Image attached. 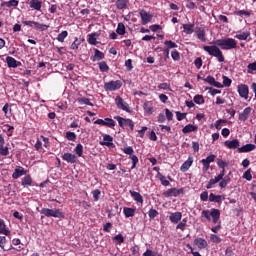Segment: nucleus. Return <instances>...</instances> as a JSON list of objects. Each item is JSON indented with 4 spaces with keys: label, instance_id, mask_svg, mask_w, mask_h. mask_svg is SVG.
<instances>
[{
    "label": "nucleus",
    "instance_id": "9d476101",
    "mask_svg": "<svg viewBox=\"0 0 256 256\" xmlns=\"http://www.w3.org/2000/svg\"><path fill=\"white\" fill-rule=\"evenodd\" d=\"M181 194H185V189L171 188V189H168L167 191H165L163 193V196H165L166 198H169V197H178Z\"/></svg>",
    "mask_w": 256,
    "mask_h": 256
},
{
    "label": "nucleus",
    "instance_id": "f03ea898",
    "mask_svg": "<svg viewBox=\"0 0 256 256\" xmlns=\"http://www.w3.org/2000/svg\"><path fill=\"white\" fill-rule=\"evenodd\" d=\"M203 50L207 52L210 56L216 57L220 63L225 61L223 52L220 50L218 45H204Z\"/></svg>",
    "mask_w": 256,
    "mask_h": 256
},
{
    "label": "nucleus",
    "instance_id": "603ef678",
    "mask_svg": "<svg viewBox=\"0 0 256 256\" xmlns=\"http://www.w3.org/2000/svg\"><path fill=\"white\" fill-rule=\"evenodd\" d=\"M218 182H220V180H219L217 177H215L214 179H211V180L208 182L206 188H207V189H211V188H213V186H214L215 184H217Z\"/></svg>",
    "mask_w": 256,
    "mask_h": 256
},
{
    "label": "nucleus",
    "instance_id": "ea45409f",
    "mask_svg": "<svg viewBox=\"0 0 256 256\" xmlns=\"http://www.w3.org/2000/svg\"><path fill=\"white\" fill-rule=\"evenodd\" d=\"M10 154L9 147L5 145L0 146V155L7 157Z\"/></svg>",
    "mask_w": 256,
    "mask_h": 256
},
{
    "label": "nucleus",
    "instance_id": "473e14b6",
    "mask_svg": "<svg viewBox=\"0 0 256 256\" xmlns=\"http://www.w3.org/2000/svg\"><path fill=\"white\" fill-rule=\"evenodd\" d=\"M250 36V32H239L236 34V39L240 41H246Z\"/></svg>",
    "mask_w": 256,
    "mask_h": 256
},
{
    "label": "nucleus",
    "instance_id": "6e6552de",
    "mask_svg": "<svg viewBox=\"0 0 256 256\" xmlns=\"http://www.w3.org/2000/svg\"><path fill=\"white\" fill-rule=\"evenodd\" d=\"M95 125L104 126L108 128H114L116 126V122L112 118L97 119L94 121Z\"/></svg>",
    "mask_w": 256,
    "mask_h": 256
},
{
    "label": "nucleus",
    "instance_id": "79ce46f5",
    "mask_svg": "<svg viewBox=\"0 0 256 256\" xmlns=\"http://www.w3.org/2000/svg\"><path fill=\"white\" fill-rule=\"evenodd\" d=\"M66 139L68 141L75 142L77 140V134H75V132L68 131L66 132Z\"/></svg>",
    "mask_w": 256,
    "mask_h": 256
},
{
    "label": "nucleus",
    "instance_id": "5701e85b",
    "mask_svg": "<svg viewBox=\"0 0 256 256\" xmlns=\"http://www.w3.org/2000/svg\"><path fill=\"white\" fill-rule=\"evenodd\" d=\"M130 196H132L133 200H135L137 203H144V198L140 193L130 190Z\"/></svg>",
    "mask_w": 256,
    "mask_h": 256
},
{
    "label": "nucleus",
    "instance_id": "1a4fd4ad",
    "mask_svg": "<svg viewBox=\"0 0 256 256\" xmlns=\"http://www.w3.org/2000/svg\"><path fill=\"white\" fill-rule=\"evenodd\" d=\"M123 83L120 80L117 81H110L108 83H105L104 89L106 91H116L119 90L122 87Z\"/></svg>",
    "mask_w": 256,
    "mask_h": 256
},
{
    "label": "nucleus",
    "instance_id": "a211bd4d",
    "mask_svg": "<svg viewBox=\"0 0 256 256\" xmlns=\"http://www.w3.org/2000/svg\"><path fill=\"white\" fill-rule=\"evenodd\" d=\"M251 112H252V108L251 107H247L245 108L242 113H240V115H238V119L241 121V122H246L249 115H251Z\"/></svg>",
    "mask_w": 256,
    "mask_h": 256
},
{
    "label": "nucleus",
    "instance_id": "052dcab7",
    "mask_svg": "<svg viewBox=\"0 0 256 256\" xmlns=\"http://www.w3.org/2000/svg\"><path fill=\"white\" fill-rule=\"evenodd\" d=\"M158 88L162 89V90H169V91H171V84H169V83H161V84L158 85Z\"/></svg>",
    "mask_w": 256,
    "mask_h": 256
},
{
    "label": "nucleus",
    "instance_id": "e433bc0d",
    "mask_svg": "<svg viewBox=\"0 0 256 256\" xmlns=\"http://www.w3.org/2000/svg\"><path fill=\"white\" fill-rule=\"evenodd\" d=\"M97 37H99L98 33H91L89 34L88 42L90 45H96L97 44Z\"/></svg>",
    "mask_w": 256,
    "mask_h": 256
},
{
    "label": "nucleus",
    "instance_id": "774afa93",
    "mask_svg": "<svg viewBox=\"0 0 256 256\" xmlns=\"http://www.w3.org/2000/svg\"><path fill=\"white\" fill-rule=\"evenodd\" d=\"M187 117V113L176 112V118L179 122L183 121Z\"/></svg>",
    "mask_w": 256,
    "mask_h": 256
},
{
    "label": "nucleus",
    "instance_id": "0e129e2a",
    "mask_svg": "<svg viewBox=\"0 0 256 256\" xmlns=\"http://www.w3.org/2000/svg\"><path fill=\"white\" fill-rule=\"evenodd\" d=\"M165 115H166V119H168V121H173L174 114H173V112H170V110L168 108L165 109Z\"/></svg>",
    "mask_w": 256,
    "mask_h": 256
},
{
    "label": "nucleus",
    "instance_id": "c756f323",
    "mask_svg": "<svg viewBox=\"0 0 256 256\" xmlns=\"http://www.w3.org/2000/svg\"><path fill=\"white\" fill-rule=\"evenodd\" d=\"M34 28H35L37 31L44 32V31H47V30L50 28V25L41 24V23H39V22H36Z\"/></svg>",
    "mask_w": 256,
    "mask_h": 256
},
{
    "label": "nucleus",
    "instance_id": "864d4df0",
    "mask_svg": "<svg viewBox=\"0 0 256 256\" xmlns=\"http://www.w3.org/2000/svg\"><path fill=\"white\" fill-rule=\"evenodd\" d=\"M0 234H3L5 236H10L11 232L9 229L6 228L5 225H0Z\"/></svg>",
    "mask_w": 256,
    "mask_h": 256
},
{
    "label": "nucleus",
    "instance_id": "f257e3e1",
    "mask_svg": "<svg viewBox=\"0 0 256 256\" xmlns=\"http://www.w3.org/2000/svg\"><path fill=\"white\" fill-rule=\"evenodd\" d=\"M214 44L222 50H233L237 48V41L234 38L217 39Z\"/></svg>",
    "mask_w": 256,
    "mask_h": 256
},
{
    "label": "nucleus",
    "instance_id": "f704fd0d",
    "mask_svg": "<svg viewBox=\"0 0 256 256\" xmlns=\"http://www.w3.org/2000/svg\"><path fill=\"white\" fill-rule=\"evenodd\" d=\"M158 179L160 180L161 184L164 187L170 186V181L167 180V178H166V176H164V174H160V172H158Z\"/></svg>",
    "mask_w": 256,
    "mask_h": 256
},
{
    "label": "nucleus",
    "instance_id": "37998d69",
    "mask_svg": "<svg viewBox=\"0 0 256 256\" xmlns=\"http://www.w3.org/2000/svg\"><path fill=\"white\" fill-rule=\"evenodd\" d=\"M234 15H236L238 17H243V16L250 17L251 13L249 11H245V10H238V11L234 12Z\"/></svg>",
    "mask_w": 256,
    "mask_h": 256
},
{
    "label": "nucleus",
    "instance_id": "680f3d73",
    "mask_svg": "<svg viewBox=\"0 0 256 256\" xmlns=\"http://www.w3.org/2000/svg\"><path fill=\"white\" fill-rule=\"evenodd\" d=\"M227 123V120H224V119H219L216 121L215 123V128L220 131L221 130V124H225Z\"/></svg>",
    "mask_w": 256,
    "mask_h": 256
},
{
    "label": "nucleus",
    "instance_id": "2eb2a0df",
    "mask_svg": "<svg viewBox=\"0 0 256 256\" xmlns=\"http://www.w3.org/2000/svg\"><path fill=\"white\" fill-rule=\"evenodd\" d=\"M238 94L244 99L249 98V87L246 84L238 85Z\"/></svg>",
    "mask_w": 256,
    "mask_h": 256
},
{
    "label": "nucleus",
    "instance_id": "cd10ccee",
    "mask_svg": "<svg viewBox=\"0 0 256 256\" xmlns=\"http://www.w3.org/2000/svg\"><path fill=\"white\" fill-rule=\"evenodd\" d=\"M18 5H19V1L18 0H10V1L2 2L1 3V7H8V8L18 7Z\"/></svg>",
    "mask_w": 256,
    "mask_h": 256
},
{
    "label": "nucleus",
    "instance_id": "72a5a7b5",
    "mask_svg": "<svg viewBox=\"0 0 256 256\" xmlns=\"http://www.w3.org/2000/svg\"><path fill=\"white\" fill-rule=\"evenodd\" d=\"M67 36H69V32H67V30H64L58 34L57 41L60 43H64Z\"/></svg>",
    "mask_w": 256,
    "mask_h": 256
},
{
    "label": "nucleus",
    "instance_id": "ddd939ff",
    "mask_svg": "<svg viewBox=\"0 0 256 256\" xmlns=\"http://www.w3.org/2000/svg\"><path fill=\"white\" fill-rule=\"evenodd\" d=\"M114 138L113 136L109 135V134H104L103 135V142H100V144L102 146H106L109 148H115V144L113 143Z\"/></svg>",
    "mask_w": 256,
    "mask_h": 256
},
{
    "label": "nucleus",
    "instance_id": "c9c22d12",
    "mask_svg": "<svg viewBox=\"0 0 256 256\" xmlns=\"http://www.w3.org/2000/svg\"><path fill=\"white\" fill-rule=\"evenodd\" d=\"M209 200L211 202L221 203L223 201V196L211 193L209 196Z\"/></svg>",
    "mask_w": 256,
    "mask_h": 256
},
{
    "label": "nucleus",
    "instance_id": "4be33fe9",
    "mask_svg": "<svg viewBox=\"0 0 256 256\" xmlns=\"http://www.w3.org/2000/svg\"><path fill=\"white\" fill-rule=\"evenodd\" d=\"M193 159L192 157H189L186 161L183 162L182 166H180V170L185 173L189 170V168L192 166Z\"/></svg>",
    "mask_w": 256,
    "mask_h": 256
},
{
    "label": "nucleus",
    "instance_id": "bf43d9fd",
    "mask_svg": "<svg viewBox=\"0 0 256 256\" xmlns=\"http://www.w3.org/2000/svg\"><path fill=\"white\" fill-rule=\"evenodd\" d=\"M194 102L196 103V104H203L204 102H205V100H204V98H203V96L202 95H196L195 97H194Z\"/></svg>",
    "mask_w": 256,
    "mask_h": 256
},
{
    "label": "nucleus",
    "instance_id": "8fccbe9b",
    "mask_svg": "<svg viewBox=\"0 0 256 256\" xmlns=\"http://www.w3.org/2000/svg\"><path fill=\"white\" fill-rule=\"evenodd\" d=\"M210 239L211 242L215 244H220L222 242L221 238L216 234H211Z\"/></svg>",
    "mask_w": 256,
    "mask_h": 256
},
{
    "label": "nucleus",
    "instance_id": "dca6fc26",
    "mask_svg": "<svg viewBox=\"0 0 256 256\" xmlns=\"http://www.w3.org/2000/svg\"><path fill=\"white\" fill-rule=\"evenodd\" d=\"M62 160L70 164H75L77 163V155L70 152H66L62 155Z\"/></svg>",
    "mask_w": 256,
    "mask_h": 256
},
{
    "label": "nucleus",
    "instance_id": "7ed1b4c3",
    "mask_svg": "<svg viewBox=\"0 0 256 256\" xmlns=\"http://www.w3.org/2000/svg\"><path fill=\"white\" fill-rule=\"evenodd\" d=\"M40 213L45 215L46 217H55V218L65 217L64 213L61 212L59 209L42 208Z\"/></svg>",
    "mask_w": 256,
    "mask_h": 256
},
{
    "label": "nucleus",
    "instance_id": "2f4dec72",
    "mask_svg": "<svg viewBox=\"0 0 256 256\" xmlns=\"http://www.w3.org/2000/svg\"><path fill=\"white\" fill-rule=\"evenodd\" d=\"M123 212L124 216H126L127 218L133 217L135 215L136 208L125 207Z\"/></svg>",
    "mask_w": 256,
    "mask_h": 256
},
{
    "label": "nucleus",
    "instance_id": "4468645a",
    "mask_svg": "<svg viewBox=\"0 0 256 256\" xmlns=\"http://www.w3.org/2000/svg\"><path fill=\"white\" fill-rule=\"evenodd\" d=\"M225 147L230 150H236L240 148V141L238 139L226 140L224 142Z\"/></svg>",
    "mask_w": 256,
    "mask_h": 256
},
{
    "label": "nucleus",
    "instance_id": "f8f14e48",
    "mask_svg": "<svg viewBox=\"0 0 256 256\" xmlns=\"http://www.w3.org/2000/svg\"><path fill=\"white\" fill-rule=\"evenodd\" d=\"M115 102H116V105H117V107H118L119 109H121L122 111H126V112L129 113L130 107H129L128 103L123 100L122 97L117 96L116 99H115Z\"/></svg>",
    "mask_w": 256,
    "mask_h": 256
},
{
    "label": "nucleus",
    "instance_id": "0eeeda50",
    "mask_svg": "<svg viewBox=\"0 0 256 256\" xmlns=\"http://www.w3.org/2000/svg\"><path fill=\"white\" fill-rule=\"evenodd\" d=\"M193 247L197 248L199 251L208 249V242L201 237H197L193 241Z\"/></svg>",
    "mask_w": 256,
    "mask_h": 256
},
{
    "label": "nucleus",
    "instance_id": "09e8293b",
    "mask_svg": "<svg viewBox=\"0 0 256 256\" xmlns=\"http://www.w3.org/2000/svg\"><path fill=\"white\" fill-rule=\"evenodd\" d=\"M130 160H132V169H135L139 163V158L137 155H130Z\"/></svg>",
    "mask_w": 256,
    "mask_h": 256
},
{
    "label": "nucleus",
    "instance_id": "13d9d810",
    "mask_svg": "<svg viewBox=\"0 0 256 256\" xmlns=\"http://www.w3.org/2000/svg\"><path fill=\"white\" fill-rule=\"evenodd\" d=\"M247 73L248 74H251V73H253V71H256V62H252L251 64H249L248 66H247Z\"/></svg>",
    "mask_w": 256,
    "mask_h": 256
},
{
    "label": "nucleus",
    "instance_id": "4d7b16f0",
    "mask_svg": "<svg viewBox=\"0 0 256 256\" xmlns=\"http://www.w3.org/2000/svg\"><path fill=\"white\" fill-rule=\"evenodd\" d=\"M80 44H81L80 40H79L77 37H75L74 42L71 44L70 48H71L72 50H77V49H78V46H79Z\"/></svg>",
    "mask_w": 256,
    "mask_h": 256
},
{
    "label": "nucleus",
    "instance_id": "49530a36",
    "mask_svg": "<svg viewBox=\"0 0 256 256\" xmlns=\"http://www.w3.org/2000/svg\"><path fill=\"white\" fill-rule=\"evenodd\" d=\"M122 152H124V154L128 155V156H133L134 153V149L132 146H128V147H124L122 148Z\"/></svg>",
    "mask_w": 256,
    "mask_h": 256
},
{
    "label": "nucleus",
    "instance_id": "69168bd1",
    "mask_svg": "<svg viewBox=\"0 0 256 256\" xmlns=\"http://www.w3.org/2000/svg\"><path fill=\"white\" fill-rule=\"evenodd\" d=\"M232 84V80L226 76H223V86L230 87Z\"/></svg>",
    "mask_w": 256,
    "mask_h": 256
},
{
    "label": "nucleus",
    "instance_id": "aec40b11",
    "mask_svg": "<svg viewBox=\"0 0 256 256\" xmlns=\"http://www.w3.org/2000/svg\"><path fill=\"white\" fill-rule=\"evenodd\" d=\"M26 171L25 168H22V166H18V168H16L14 170V173L12 174V178H14L15 180L19 179L20 177H22L23 175H26Z\"/></svg>",
    "mask_w": 256,
    "mask_h": 256
},
{
    "label": "nucleus",
    "instance_id": "e2e57ef3",
    "mask_svg": "<svg viewBox=\"0 0 256 256\" xmlns=\"http://www.w3.org/2000/svg\"><path fill=\"white\" fill-rule=\"evenodd\" d=\"M243 178L247 181H251L252 180V174H251V170H246L243 174Z\"/></svg>",
    "mask_w": 256,
    "mask_h": 256
},
{
    "label": "nucleus",
    "instance_id": "b1692460",
    "mask_svg": "<svg viewBox=\"0 0 256 256\" xmlns=\"http://www.w3.org/2000/svg\"><path fill=\"white\" fill-rule=\"evenodd\" d=\"M195 33L197 34V38L202 41L206 42V37H205V30L202 27H196Z\"/></svg>",
    "mask_w": 256,
    "mask_h": 256
},
{
    "label": "nucleus",
    "instance_id": "a18cd8bd",
    "mask_svg": "<svg viewBox=\"0 0 256 256\" xmlns=\"http://www.w3.org/2000/svg\"><path fill=\"white\" fill-rule=\"evenodd\" d=\"M77 101L81 105L86 104V105H89V106H94V104L91 103L90 100L88 98H86V97L78 98Z\"/></svg>",
    "mask_w": 256,
    "mask_h": 256
},
{
    "label": "nucleus",
    "instance_id": "423d86ee",
    "mask_svg": "<svg viewBox=\"0 0 256 256\" xmlns=\"http://www.w3.org/2000/svg\"><path fill=\"white\" fill-rule=\"evenodd\" d=\"M215 159H216V155L210 154L206 158H203L200 160V163L203 164L202 171L204 173H206L209 170L210 164L213 163L215 161Z\"/></svg>",
    "mask_w": 256,
    "mask_h": 256
},
{
    "label": "nucleus",
    "instance_id": "6ab92c4d",
    "mask_svg": "<svg viewBox=\"0 0 256 256\" xmlns=\"http://www.w3.org/2000/svg\"><path fill=\"white\" fill-rule=\"evenodd\" d=\"M29 7H30V9H33L37 12H41L42 1H40V0H30L29 1Z\"/></svg>",
    "mask_w": 256,
    "mask_h": 256
},
{
    "label": "nucleus",
    "instance_id": "a19ab883",
    "mask_svg": "<svg viewBox=\"0 0 256 256\" xmlns=\"http://www.w3.org/2000/svg\"><path fill=\"white\" fill-rule=\"evenodd\" d=\"M164 45L167 49H174L178 47L177 43L172 40H165Z\"/></svg>",
    "mask_w": 256,
    "mask_h": 256
},
{
    "label": "nucleus",
    "instance_id": "39448f33",
    "mask_svg": "<svg viewBox=\"0 0 256 256\" xmlns=\"http://www.w3.org/2000/svg\"><path fill=\"white\" fill-rule=\"evenodd\" d=\"M115 119H117L119 126L124 129V128H130V131H134V123L131 119L129 118H123L121 116H115Z\"/></svg>",
    "mask_w": 256,
    "mask_h": 256
},
{
    "label": "nucleus",
    "instance_id": "bb28decb",
    "mask_svg": "<svg viewBox=\"0 0 256 256\" xmlns=\"http://www.w3.org/2000/svg\"><path fill=\"white\" fill-rule=\"evenodd\" d=\"M129 5V0H117L116 7L118 10H125Z\"/></svg>",
    "mask_w": 256,
    "mask_h": 256
},
{
    "label": "nucleus",
    "instance_id": "c85d7f7f",
    "mask_svg": "<svg viewBox=\"0 0 256 256\" xmlns=\"http://www.w3.org/2000/svg\"><path fill=\"white\" fill-rule=\"evenodd\" d=\"M104 58H105V55L103 54V52L100 51L99 49H95V54H94V57L92 58V61L93 62L100 61Z\"/></svg>",
    "mask_w": 256,
    "mask_h": 256
},
{
    "label": "nucleus",
    "instance_id": "f3484780",
    "mask_svg": "<svg viewBox=\"0 0 256 256\" xmlns=\"http://www.w3.org/2000/svg\"><path fill=\"white\" fill-rule=\"evenodd\" d=\"M256 149V145L252 143H248L238 148V153H250Z\"/></svg>",
    "mask_w": 256,
    "mask_h": 256
},
{
    "label": "nucleus",
    "instance_id": "4c0bfd02",
    "mask_svg": "<svg viewBox=\"0 0 256 256\" xmlns=\"http://www.w3.org/2000/svg\"><path fill=\"white\" fill-rule=\"evenodd\" d=\"M183 29L187 35H191L194 32V24H184Z\"/></svg>",
    "mask_w": 256,
    "mask_h": 256
},
{
    "label": "nucleus",
    "instance_id": "393cba45",
    "mask_svg": "<svg viewBox=\"0 0 256 256\" xmlns=\"http://www.w3.org/2000/svg\"><path fill=\"white\" fill-rule=\"evenodd\" d=\"M181 217H183L181 212H175V213H171V215L169 216V219L171 223L177 224L179 223Z\"/></svg>",
    "mask_w": 256,
    "mask_h": 256
},
{
    "label": "nucleus",
    "instance_id": "20e7f679",
    "mask_svg": "<svg viewBox=\"0 0 256 256\" xmlns=\"http://www.w3.org/2000/svg\"><path fill=\"white\" fill-rule=\"evenodd\" d=\"M202 215L207 218L208 221H211V218H212V221L213 223H218L219 221V218H220V211L218 209H212L211 212L208 211V210H204L202 212Z\"/></svg>",
    "mask_w": 256,
    "mask_h": 256
},
{
    "label": "nucleus",
    "instance_id": "3c124183",
    "mask_svg": "<svg viewBox=\"0 0 256 256\" xmlns=\"http://www.w3.org/2000/svg\"><path fill=\"white\" fill-rule=\"evenodd\" d=\"M113 240L117 242L118 245H121L124 243L125 239L122 234H118L115 237H113Z\"/></svg>",
    "mask_w": 256,
    "mask_h": 256
},
{
    "label": "nucleus",
    "instance_id": "a878e982",
    "mask_svg": "<svg viewBox=\"0 0 256 256\" xmlns=\"http://www.w3.org/2000/svg\"><path fill=\"white\" fill-rule=\"evenodd\" d=\"M198 130V127L195 126V125H192V124H188L186 125L183 129H182V132L183 134H189V133H192V132H196Z\"/></svg>",
    "mask_w": 256,
    "mask_h": 256
},
{
    "label": "nucleus",
    "instance_id": "5fc2aeb1",
    "mask_svg": "<svg viewBox=\"0 0 256 256\" xmlns=\"http://www.w3.org/2000/svg\"><path fill=\"white\" fill-rule=\"evenodd\" d=\"M159 215V212L156 209H150L148 211V216L150 219L156 218Z\"/></svg>",
    "mask_w": 256,
    "mask_h": 256
},
{
    "label": "nucleus",
    "instance_id": "7c9ffc66",
    "mask_svg": "<svg viewBox=\"0 0 256 256\" xmlns=\"http://www.w3.org/2000/svg\"><path fill=\"white\" fill-rule=\"evenodd\" d=\"M33 180L30 176V174H27L24 178H22V186H32Z\"/></svg>",
    "mask_w": 256,
    "mask_h": 256
},
{
    "label": "nucleus",
    "instance_id": "9b49d317",
    "mask_svg": "<svg viewBox=\"0 0 256 256\" xmlns=\"http://www.w3.org/2000/svg\"><path fill=\"white\" fill-rule=\"evenodd\" d=\"M140 18H141V24L147 25L153 20V15L149 14L146 10H141L139 12Z\"/></svg>",
    "mask_w": 256,
    "mask_h": 256
},
{
    "label": "nucleus",
    "instance_id": "58836bf2",
    "mask_svg": "<svg viewBox=\"0 0 256 256\" xmlns=\"http://www.w3.org/2000/svg\"><path fill=\"white\" fill-rule=\"evenodd\" d=\"M74 153L78 156V157H82L83 155V145L81 143H78L77 146L74 149Z\"/></svg>",
    "mask_w": 256,
    "mask_h": 256
},
{
    "label": "nucleus",
    "instance_id": "6e6d98bb",
    "mask_svg": "<svg viewBox=\"0 0 256 256\" xmlns=\"http://www.w3.org/2000/svg\"><path fill=\"white\" fill-rule=\"evenodd\" d=\"M171 57H172V59H173L174 61H179V60L181 59V56H180V54H179V51H177V50H173V51L171 52Z\"/></svg>",
    "mask_w": 256,
    "mask_h": 256
},
{
    "label": "nucleus",
    "instance_id": "c03bdc74",
    "mask_svg": "<svg viewBox=\"0 0 256 256\" xmlns=\"http://www.w3.org/2000/svg\"><path fill=\"white\" fill-rule=\"evenodd\" d=\"M116 32H117L119 35H121V36L125 35V33H126V28H125V25H124L122 22L118 24V28H117Z\"/></svg>",
    "mask_w": 256,
    "mask_h": 256
},
{
    "label": "nucleus",
    "instance_id": "de8ad7c7",
    "mask_svg": "<svg viewBox=\"0 0 256 256\" xmlns=\"http://www.w3.org/2000/svg\"><path fill=\"white\" fill-rule=\"evenodd\" d=\"M99 69H100V71L101 72H108L109 71V66L107 65V63L106 62H99Z\"/></svg>",
    "mask_w": 256,
    "mask_h": 256
},
{
    "label": "nucleus",
    "instance_id": "412c9836",
    "mask_svg": "<svg viewBox=\"0 0 256 256\" xmlns=\"http://www.w3.org/2000/svg\"><path fill=\"white\" fill-rule=\"evenodd\" d=\"M6 61L9 68H17L21 65V62H18V60H15L12 56H7Z\"/></svg>",
    "mask_w": 256,
    "mask_h": 256
},
{
    "label": "nucleus",
    "instance_id": "338daca9",
    "mask_svg": "<svg viewBox=\"0 0 256 256\" xmlns=\"http://www.w3.org/2000/svg\"><path fill=\"white\" fill-rule=\"evenodd\" d=\"M186 247H187V249L190 250V253L193 256H202L198 251H194V248L190 244H187Z\"/></svg>",
    "mask_w": 256,
    "mask_h": 256
}]
</instances>
